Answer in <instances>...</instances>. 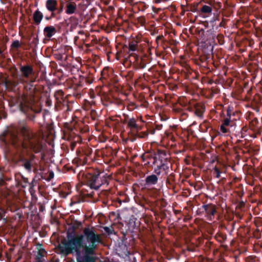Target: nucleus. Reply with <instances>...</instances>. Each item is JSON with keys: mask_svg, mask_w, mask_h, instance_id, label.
I'll return each mask as SVG.
<instances>
[{"mask_svg": "<svg viewBox=\"0 0 262 262\" xmlns=\"http://www.w3.org/2000/svg\"><path fill=\"white\" fill-rule=\"evenodd\" d=\"M67 237V239L61 241L62 245L59 247L61 254L75 255L77 262H96L93 256L102 240L101 235L93 228H84L82 233L77 234L68 232ZM104 262L120 261L108 259Z\"/></svg>", "mask_w": 262, "mask_h": 262, "instance_id": "f257e3e1", "label": "nucleus"}, {"mask_svg": "<svg viewBox=\"0 0 262 262\" xmlns=\"http://www.w3.org/2000/svg\"><path fill=\"white\" fill-rule=\"evenodd\" d=\"M0 139L6 145H12L16 148L30 149L35 154L42 149L39 138L33 132L26 120L18 121L17 129H9L4 132Z\"/></svg>", "mask_w": 262, "mask_h": 262, "instance_id": "f03ea898", "label": "nucleus"}, {"mask_svg": "<svg viewBox=\"0 0 262 262\" xmlns=\"http://www.w3.org/2000/svg\"><path fill=\"white\" fill-rule=\"evenodd\" d=\"M78 178L81 179L83 184L95 190H98L100 187L106 188L110 180V176L107 174L94 170L91 171H81L78 174Z\"/></svg>", "mask_w": 262, "mask_h": 262, "instance_id": "7ed1b4c3", "label": "nucleus"}, {"mask_svg": "<svg viewBox=\"0 0 262 262\" xmlns=\"http://www.w3.org/2000/svg\"><path fill=\"white\" fill-rule=\"evenodd\" d=\"M16 104L20 111L24 114L27 118L31 121H34L35 114L39 113L41 111L40 104L34 100H30L24 96L18 97L16 101Z\"/></svg>", "mask_w": 262, "mask_h": 262, "instance_id": "20e7f679", "label": "nucleus"}, {"mask_svg": "<svg viewBox=\"0 0 262 262\" xmlns=\"http://www.w3.org/2000/svg\"><path fill=\"white\" fill-rule=\"evenodd\" d=\"M158 155L160 163L155 168L154 172L158 176L160 179L163 180L172 169L170 168V163L167 161L168 158H165L166 153L165 150L158 149Z\"/></svg>", "mask_w": 262, "mask_h": 262, "instance_id": "39448f33", "label": "nucleus"}, {"mask_svg": "<svg viewBox=\"0 0 262 262\" xmlns=\"http://www.w3.org/2000/svg\"><path fill=\"white\" fill-rule=\"evenodd\" d=\"M125 118L124 121V123L127 124V127L130 129L132 134L135 133V132L141 130L142 129V125H140L137 123V120L134 118H129L127 115L124 114Z\"/></svg>", "mask_w": 262, "mask_h": 262, "instance_id": "423d86ee", "label": "nucleus"}, {"mask_svg": "<svg viewBox=\"0 0 262 262\" xmlns=\"http://www.w3.org/2000/svg\"><path fill=\"white\" fill-rule=\"evenodd\" d=\"M128 44H125L123 46V49L124 51L128 50V53H129L130 56L135 57V60L138 58L137 55L134 53H130V52H135L139 50V41L137 39L132 38L129 39L128 42Z\"/></svg>", "mask_w": 262, "mask_h": 262, "instance_id": "0eeeda50", "label": "nucleus"}, {"mask_svg": "<svg viewBox=\"0 0 262 262\" xmlns=\"http://www.w3.org/2000/svg\"><path fill=\"white\" fill-rule=\"evenodd\" d=\"M64 12L68 15H81V12L77 8L76 3L71 0H68L66 2V6L64 8Z\"/></svg>", "mask_w": 262, "mask_h": 262, "instance_id": "6e6552de", "label": "nucleus"}, {"mask_svg": "<svg viewBox=\"0 0 262 262\" xmlns=\"http://www.w3.org/2000/svg\"><path fill=\"white\" fill-rule=\"evenodd\" d=\"M14 79L12 80H6L5 81V85L10 90H14L19 83L24 84L26 83V80L22 78L20 75L13 76Z\"/></svg>", "mask_w": 262, "mask_h": 262, "instance_id": "1a4fd4ad", "label": "nucleus"}, {"mask_svg": "<svg viewBox=\"0 0 262 262\" xmlns=\"http://www.w3.org/2000/svg\"><path fill=\"white\" fill-rule=\"evenodd\" d=\"M19 70L21 73L20 75L24 79H29L34 74V71L32 66L27 64L25 65L20 64L19 66Z\"/></svg>", "mask_w": 262, "mask_h": 262, "instance_id": "9d476101", "label": "nucleus"}, {"mask_svg": "<svg viewBox=\"0 0 262 262\" xmlns=\"http://www.w3.org/2000/svg\"><path fill=\"white\" fill-rule=\"evenodd\" d=\"M35 156L33 154H30L29 159L26 158L24 155L20 156L19 161L22 163V166L28 172L32 170V161L35 159Z\"/></svg>", "mask_w": 262, "mask_h": 262, "instance_id": "9b49d317", "label": "nucleus"}, {"mask_svg": "<svg viewBox=\"0 0 262 262\" xmlns=\"http://www.w3.org/2000/svg\"><path fill=\"white\" fill-rule=\"evenodd\" d=\"M200 209H202L203 211L205 212L206 215L210 220H212L216 212V207L215 205L209 203L203 205Z\"/></svg>", "mask_w": 262, "mask_h": 262, "instance_id": "f8f14e48", "label": "nucleus"}, {"mask_svg": "<svg viewBox=\"0 0 262 262\" xmlns=\"http://www.w3.org/2000/svg\"><path fill=\"white\" fill-rule=\"evenodd\" d=\"M116 250L118 254L121 257L128 256L129 254V251L128 250L127 246L124 244L123 242L119 244Z\"/></svg>", "mask_w": 262, "mask_h": 262, "instance_id": "ddd939ff", "label": "nucleus"}, {"mask_svg": "<svg viewBox=\"0 0 262 262\" xmlns=\"http://www.w3.org/2000/svg\"><path fill=\"white\" fill-rule=\"evenodd\" d=\"M158 176L155 173L147 176L145 180V184L147 186L155 185L158 183Z\"/></svg>", "mask_w": 262, "mask_h": 262, "instance_id": "4468645a", "label": "nucleus"}, {"mask_svg": "<svg viewBox=\"0 0 262 262\" xmlns=\"http://www.w3.org/2000/svg\"><path fill=\"white\" fill-rule=\"evenodd\" d=\"M57 32L56 28L53 26H46L43 29L45 37L51 38Z\"/></svg>", "mask_w": 262, "mask_h": 262, "instance_id": "2eb2a0df", "label": "nucleus"}, {"mask_svg": "<svg viewBox=\"0 0 262 262\" xmlns=\"http://www.w3.org/2000/svg\"><path fill=\"white\" fill-rule=\"evenodd\" d=\"M57 5L58 2L56 0H47L46 2V8L51 13H55Z\"/></svg>", "mask_w": 262, "mask_h": 262, "instance_id": "dca6fc26", "label": "nucleus"}, {"mask_svg": "<svg viewBox=\"0 0 262 262\" xmlns=\"http://www.w3.org/2000/svg\"><path fill=\"white\" fill-rule=\"evenodd\" d=\"M188 110L189 111H194V114L199 118H203V114L205 112V107L204 106H195L193 108L192 107H188Z\"/></svg>", "mask_w": 262, "mask_h": 262, "instance_id": "f3484780", "label": "nucleus"}, {"mask_svg": "<svg viewBox=\"0 0 262 262\" xmlns=\"http://www.w3.org/2000/svg\"><path fill=\"white\" fill-rule=\"evenodd\" d=\"M64 93L61 90H58L55 92L54 94V97L57 101V102L58 103L62 104V105H65V103L67 102L64 97Z\"/></svg>", "mask_w": 262, "mask_h": 262, "instance_id": "a211bd4d", "label": "nucleus"}, {"mask_svg": "<svg viewBox=\"0 0 262 262\" xmlns=\"http://www.w3.org/2000/svg\"><path fill=\"white\" fill-rule=\"evenodd\" d=\"M43 17V15L41 12L38 9L36 10L33 14V20L36 25H38L41 23Z\"/></svg>", "mask_w": 262, "mask_h": 262, "instance_id": "6ab92c4d", "label": "nucleus"}, {"mask_svg": "<svg viewBox=\"0 0 262 262\" xmlns=\"http://www.w3.org/2000/svg\"><path fill=\"white\" fill-rule=\"evenodd\" d=\"M69 21L70 24V30L72 32L78 25V19L75 16H71L69 18Z\"/></svg>", "mask_w": 262, "mask_h": 262, "instance_id": "aec40b11", "label": "nucleus"}, {"mask_svg": "<svg viewBox=\"0 0 262 262\" xmlns=\"http://www.w3.org/2000/svg\"><path fill=\"white\" fill-rule=\"evenodd\" d=\"M163 180L166 181L167 185H172L175 182V174L171 171L169 172L168 174L164 178Z\"/></svg>", "mask_w": 262, "mask_h": 262, "instance_id": "412c9836", "label": "nucleus"}, {"mask_svg": "<svg viewBox=\"0 0 262 262\" xmlns=\"http://www.w3.org/2000/svg\"><path fill=\"white\" fill-rule=\"evenodd\" d=\"M24 85V89L29 93V95H33L36 88L33 84L30 83L26 80V83L23 84Z\"/></svg>", "mask_w": 262, "mask_h": 262, "instance_id": "4be33fe9", "label": "nucleus"}, {"mask_svg": "<svg viewBox=\"0 0 262 262\" xmlns=\"http://www.w3.org/2000/svg\"><path fill=\"white\" fill-rule=\"evenodd\" d=\"M203 53L205 55H207L208 54H210V57L211 56L212 51L213 47L211 46V45L206 43L203 44Z\"/></svg>", "mask_w": 262, "mask_h": 262, "instance_id": "5701e85b", "label": "nucleus"}, {"mask_svg": "<svg viewBox=\"0 0 262 262\" xmlns=\"http://www.w3.org/2000/svg\"><path fill=\"white\" fill-rule=\"evenodd\" d=\"M145 155L148 156V161H150V165H155L159 160V157L158 155V151L157 154H155L154 155L150 154H145Z\"/></svg>", "mask_w": 262, "mask_h": 262, "instance_id": "b1692460", "label": "nucleus"}, {"mask_svg": "<svg viewBox=\"0 0 262 262\" xmlns=\"http://www.w3.org/2000/svg\"><path fill=\"white\" fill-rule=\"evenodd\" d=\"M215 238L219 243L223 244L225 242L227 239V235L221 232H218L215 235Z\"/></svg>", "mask_w": 262, "mask_h": 262, "instance_id": "393cba45", "label": "nucleus"}, {"mask_svg": "<svg viewBox=\"0 0 262 262\" xmlns=\"http://www.w3.org/2000/svg\"><path fill=\"white\" fill-rule=\"evenodd\" d=\"M212 8L211 6L208 5H203L200 9V12L202 14H210L211 13Z\"/></svg>", "mask_w": 262, "mask_h": 262, "instance_id": "a878e982", "label": "nucleus"}, {"mask_svg": "<svg viewBox=\"0 0 262 262\" xmlns=\"http://www.w3.org/2000/svg\"><path fill=\"white\" fill-rule=\"evenodd\" d=\"M140 130H138L135 132L132 135L136 137H138L139 138H145L147 137L148 135V132L147 131L144 132H139Z\"/></svg>", "mask_w": 262, "mask_h": 262, "instance_id": "bb28decb", "label": "nucleus"}, {"mask_svg": "<svg viewBox=\"0 0 262 262\" xmlns=\"http://www.w3.org/2000/svg\"><path fill=\"white\" fill-rule=\"evenodd\" d=\"M134 75V72L133 71H129L125 73L122 74V76L124 77L128 81L132 80Z\"/></svg>", "mask_w": 262, "mask_h": 262, "instance_id": "cd10ccee", "label": "nucleus"}, {"mask_svg": "<svg viewBox=\"0 0 262 262\" xmlns=\"http://www.w3.org/2000/svg\"><path fill=\"white\" fill-rule=\"evenodd\" d=\"M66 6V2L64 3L63 1H60V5L58 7V5H57V14H60L63 11V9H64Z\"/></svg>", "mask_w": 262, "mask_h": 262, "instance_id": "c85d7f7f", "label": "nucleus"}, {"mask_svg": "<svg viewBox=\"0 0 262 262\" xmlns=\"http://www.w3.org/2000/svg\"><path fill=\"white\" fill-rule=\"evenodd\" d=\"M220 20V15L217 12V10H216V13H214V16L211 19L210 22L212 24V26L215 25L216 21H219Z\"/></svg>", "mask_w": 262, "mask_h": 262, "instance_id": "c756f323", "label": "nucleus"}, {"mask_svg": "<svg viewBox=\"0 0 262 262\" xmlns=\"http://www.w3.org/2000/svg\"><path fill=\"white\" fill-rule=\"evenodd\" d=\"M127 109L129 111H133L138 108V105L134 102L130 101L126 105Z\"/></svg>", "mask_w": 262, "mask_h": 262, "instance_id": "7c9ffc66", "label": "nucleus"}, {"mask_svg": "<svg viewBox=\"0 0 262 262\" xmlns=\"http://www.w3.org/2000/svg\"><path fill=\"white\" fill-rule=\"evenodd\" d=\"M45 251V250L43 249H38V252H37V254L36 256V258H35V259L36 260V262L38 261H42L41 260V258L42 257L44 256L43 254V252Z\"/></svg>", "mask_w": 262, "mask_h": 262, "instance_id": "2f4dec72", "label": "nucleus"}, {"mask_svg": "<svg viewBox=\"0 0 262 262\" xmlns=\"http://www.w3.org/2000/svg\"><path fill=\"white\" fill-rule=\"evenodd\" d=\"M259 123L258 119L256 117H254L252 119H251L250 124L251 127L253 129H255L256 128L258 127V124Z\"/></svg>", "mask_w": 262, "mask_h": 262, "instance_id": "473e14b6", "label": "nucleus"}, {"mask_svg": "<svg viewBox=\"0 0 262 262\" xmlns=\"http://www.w3.org/2000/svg\"><path fill=\"white\" fill-rule=\"evenodd\" d=\"M80 79V82H82L83 81H85L86 83L89 84H91L93 82V79L92 78H91L90 77H85L84 76H79Z\"/></svg>", "mask_w": 262, "mask_h": 262, "instance_id": "72a5a7b5", "label": "nucleus"}, {"mask_svg": "<svg viewBox=\"0 0 262 262\" xmlns=\"http://www.w3.org/2000/svg\"><path fill=\"white\" fill-rule=\"evenodd\" d=\"M233 123V122L231 121L230 118H225L222 124L225 125V126H226L229 127H232V124Z\"/></svg>", "mask_w": 262, "mask_h": 262, "instance_id": "f704fd0d", "label": "nucleus"}, {"mask_svg": "<svg viewBox=\"0 0 262 262\" xmlns=\"http://www.w3.org/2000/svg\"><path fill=\"white\" fill-rule=\"evenodd\" d=\"M75 138H76L77 140L74 139L73 141H71L70 143V146L72 150H74L76 145V142L80 139V137L78 136Z\"/></svg>", "mask_w": 262, "mask_h": 262, "instance_id": "c9c22d12", "label": "nucleus"}, {"mask_svg": "<svg viewBox=\"0 0 262 262\" xmlns=\"http://www.w3.org/2000/svg\"><path fill=\"white\" fill-rule=\"evenodd\" d=\"M21 45L19 42V41L18 40H14L11 44V47L12 48H15L16 49H18L20 47Z\"/></svg>", "mask_w": 262, "mask_h": 262, "instance_id": "e433bc0d", "label": "nucleus"}, {"mask_svg": "<svg viewBox=\"0 0 262 262\" xmlns=\"http://www.w3.org/2000/svg\"><path fill=\"white\" fill-rule=\"evenodd\" d=\"M136 219L133 215L132 217L130 219L128 222L129 227H132L133 228H135V227H136Z\"/></svg>", "mask_w": 262, "mask_h": 262, "instance_id": "4c0bfd02", "label": "nucleus"}, {"mask_svg": "<svg viewBox=\"0 0 262 262\" xmlns=\"http://www.w3.org/2000/svg\"><path fill=\"white\" fill-rule=\"evenodd\" d=\"M142 160L143 162L145 163V165H150V161H148V156L145 155V154H143L141 157Z\"/></svg>", "mask_w": 262, "mask_h": 262, "instance_id": "58836bf2", "label": "nucleus"}, {"mask_svg": "<svg viewBox=\"0 0 262 262\" xmlns=\"http://www.w3.org/2000/svg\"><path fill=\"white\" fill-rule=\"evenodd\" d=\"M214 170V174H215V177L216 178H219L221 177V171L219 168L217 167H214L213 168Z\"/></svg>", "mask_w": 262, "mask_h": 262, "instance_id": "ea45409f", "label": "nucleus"}, {"mask_svg": "<svg viewBox=\"0 0 262 262\" xmlns=\"http://www.w3.org/2000/svg\"><path fill=\"white\" fill-rule=\"evenodd\" d=\"M216 39L218 41V42H219L220 44L222 45L223 44L224 41V36L222 34H218L216 36Z\"/></svg>", "mask_w": 262, "mask_h": 262, "instance_id": "a19ab883", "label": "nucleus"}, {"mask_svg": "<svg viewBox=\"0 0 262 262\" xmlns=\"http://www.w3.org/2000/svg\"><path fill=\"white\" fill-rule=\"evenodd\" d=\"M210 54H208L207 55H205L203 54V55H201L200 57V61L202 63L204 62L205 61H206L208 59L210 58Z\"/></svg>", "mask_w": 262, "mask_h": 262, "instance_id": "79ce46f5", "label": "nucleus"}, {"mask_svg": "<svg viewBox=\"0 0 262 262\" xmlns=\"http://www.w3.org/2000/svg\"><path fill=\"white\" fill-rule=\"evenodd\" d=\"M229 128H228L227 126H225L223 124L221 125L220 130L223 133L225 134L228 133L229 132Z\"/></svg>", "mask_w": 262, "mask_h": 262, "instance_id": "37998d69", "label": "nucleus"}, {"mask_svg": "<svg viewBox=\"0 0 262 262\" xmlns=\"http://www.w3.org/2000/svg\"><path fill=\"white\" fill-rule=\"evenodd\" d=\"M211 91L212 95L219 94L220 91V89L216 87H212Z\"/></svg>", "mask_w": 262, "mask_h": 262, "instance_id": "c03bdc74", "label": "nucleus"}, {"mask_svg": "<svg viewBox=\"0 0 262 262\" xmlns=\"http://www.w3.org/2000/svg\"><path fill=\"white\" fill-rule=\"evenodd\" d=\"M55 15H56V13H51V15L50 16L46 15L45 16V19L47 20H50L51 19H52L53 18L55 17Z\"/></svg>", "mask_w": 262, "mask_h": 262, "instance_id": "a18cd8bd", "label": "nucleus"}, {"mask_svg": "<svg viewBox=\"0 0 262 262\" xmlns=\"http://www.w3.org/2000/svg\"><path fill=\"white\" fill-rule=\"evenodd\" d=\"M227 19L222 18V21L219 24V26L221 27H225L226 21Z\"/></svg>", "mask_w": 262, "mask_h": 262, "instance_id": "49530a36", "label": "nucleus"}, {"mask_svg": "<svg viewBox=\"0 0 262 262\" xmlns=\"http://www.w3.org/2000/svg\"><path fill=\"white\" fill-rule=\"evenodd\" d=\"M29 78H30V79L29 80H28V82H29L32 84H33V83L34 82H35L36 80V77H32V76H31Z\"/></svg>", "mask_w": 262, "mask_h": 262, "instance_id": "de8ad7c7", "label": "nucleus"}, {"mask_svg": "<svg viewBox=\"0 0 262 262\" xmlns=\"http://www.w3.org/2000/svg\"><path fill=\"white\" fill-rule=\"evenodd\" d=\"M38 42V39L37 36L36 37L33 38V40L32 41L31 43H32V44H33L35 46H36Z\"/></svg>", "mask_w": 262, "mask_h": 262, "instance_id": "09e8293b", "label": "nucleus"}, {"mask_svg": "<svg viewBox=\"0 0 262 262\" xmlns=\"http://www.w3.org/2000/svg\"><path fill=\"white\" fill-rule=\"evenodd\" d=\"M104 229L105 231L108 234L112 233L111 229L108 227H105Z\"/></svg>", "mask_w": 262, "mask_h": 262, "instance_id": "8fccbe9b", "label": "nucleus"}, {"mask_svg": "<svg viewBox=\"0 0 262 262\" xmlns=\"http://www.w3.org/2000/svg\"><path fill=\"white\" fill-rule=\"evenodd\" d=\"M155 131H156V129L155 128H150L149 130V132H148V134H152V135H154L155 134Z\"/></svg>", "mask_w": 262, "mask_h": 262, "instance_id": "3c124183", "label": "nucleus"}, {"mask_svg": "<svg viewBox=\"0 0 262 262\" xmlns=\"http://www.w3.org/2000/svg\"><path fill=\"white\" fill-rule=\"evenodd\" d=\"M205 33V30L203 29H201L199 30V34L201 36L204 35Z\"/></svg>", "mask_w": 262, "mask_h": 262, "instance_id": "603ef678", "label": "nucleus"}, {"mask_svg": "<svg viewBox=\"0 0 262 262\" xmlns=\"http://www.w3.org/2000/svg\"><path fill=\"white\" fill-rule=\"evenodd\" d=\"M63 56L61 54L57 55V59L59 60H62Z\"/></svg>", "mask_w": 262, "mask_h": 262, "instance_id": "864d4df0", "label": "nucleus"}, {"mask_svg": "<svg viewBox=\"0 0 262 262\" xmlns=\"http://www.w3.org/2000/svg\"><path fill=\"white\" fill-rule=\"evenodd\" d=\"M227 116L229 117V118H230L231 115V111L230 110L229 108L227 109Z\"/></svg>", "mask_w": 262, "mask_h": 262, "instance_id": "5fc2aeb1", "label": "nucleus"}, {"mask_svg": "<svg viewBox=\"0 0 262 262\" xmlns=\"http://www.w3.org/2000/svg\"><path fill=\"white\" fill-rule=\"evenodd\" d=\"M80 130V132L81 133H85L87 131H88V129L87 128H85V129H82L81 128H79Z\"/></svg>", "mask_w": 262, "mask_h": 262, "instance_id": "6e6d98bb", "label": "nucleus"}, {"mask_svg": "<svg viewBox=\"0 0 262 262\" xmlns=\"http://www.w3.org/2000/svg\"><path fill=\"white\" fill-rule=\"evenodd\" d=\"M163 38V35H159L157 37L156 40L158 41V40L162 39Z\"/></svg>", "mask_w": 262, "mask_h": 262, "instance_id": "4d7b16f0", "label": "nucleus"}, {"mask_svg": "<svg viewBox=\"0 0 262 262\" xmlns=\"http://www.w3.org/2000/svg\"><path fill=\"white\" fill-rule=\"evenodd\" d=\"M235 225V222H233L232 223V230L234 229Z\"/></svg>", "mask_w": 262, "mask_h": 262, "instance_id": "13d9d810", "label": "nucleus"}, {"mask_svg": "<svg viewBox=\"0 0 262 262\" xmlns=\"http://www.w3.org/2000/svg\"><path fill=\"white\" fill-rule=\"evenodd\" d=\"M161 127H162V125H158V126H157L156 128L157 129L160 130V129H161Z\"/></svg>", "mask_w": 262, "mask_h": 262, "instance_id": "bf43d9fd", "label": "nucleus"}, {"mask_svg": "<svg viewBox=\"0 0 262 262\" xmlns=\"http://www.w3.org/2000/svg\"><path fill=\"white\" fill-rule=\"evenodd\" d=\"M236 142H237V143H241L242 144H243V143H242L243 141H241L240 140H237Z\"/></svg>", "mask_w": 262, "mask_h": 262, "instance_id": "052dcab7", "label": "nucleus"}, {"mask_svg": "<svg viewBox=\"0 0 262 262\" xmlns=\"http://www.w3.org/2000/svg\"><path fill=\"white\" fill-rule=\"evenodd\" d=\"M214 82V81L213 80H210L209 81V84H212Z\"/></svg>", "mask_w": 262, "mask_h": 262, "instance_id": "680f3d73", "label": "nucleus"}, {"mask_svg": "<svg viewBox=\"0 0 262 262\" xmlns=\"http://www.w3.org/2000/svg\"><path fill=\"white\" fill-rule=\"evenodd\" d=\"M90 103L91 105H92L95 104V102L92 100L91 102H90Z\"/></svg>", "mask_w": 262, "mask_h": 262, "instance_id": "e2e57ef3", "label": "nucleus"}, {"mask_svg": "<svg viewBox=\"0 0 262 262\" xmlns=\"http://www.w3.org/2000/svg\"><path fill=\"white\" fill-rule=\"evenodd\" d=\"M53 175H54V174L53 172L50 173V178H52L53 177Z\"/></svg>", "mask_w": 262, "mask_h": 262, "instance_id": "0e129e2a", "label": "nucleus"}, {"mask_svg": "<svg viewBox=\"0 0 262 262\" xmlns=\"http://www.w3.org/2000/svg\"><path fill=\"white\" fill-rule=\"evenodd\" d=\"M125 1L128 3L133 2L134 1V0H125Z\"/></svg>", "mask_w": 262, "mask_h": 262, "instance_id": "69168bd1", "label": "nucleus"}, {"mask_svg": "<svg viewBox=\"0 0 262 262\" xmlns=\"http://www.w3.org/2000/svg\"><path fill=\"white\" fill-rule=\"evenodd\" d=\"M3 53V51L1 50V49H0V55H2Z\"/></svg>", "mask_w": 262, "mask_h": 262, "instance_id": "338daca9", "label": "nucleus"}, {"mask_svg": "<svg viewBox=\"0 0 262 262\" xmlns=\"http://www.w3.org/2000/svg\"><path fill=\"white\" fill-rule=\"evenodd\" d=\"M101 75L102 76H103V75H104V73H103V72L101 73Z\"/></svg>", "mask_w": 262, "mask_h": 262, "instance_id": "774afa93", "label": "nucleus"}]
</instances>
